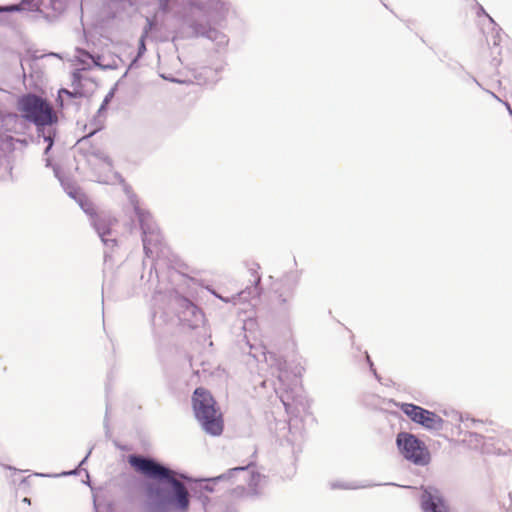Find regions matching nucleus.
<instances>
[{
    "mask_svg": "<svg viewBox=\"0 0 512 512\" xmlns=\"http://www.w3.org/2000/svg\"><path fill=\"white\" fill-rule=\"evenodd\" d=\"M128 463L133 469L150 479L166 480L170 483L175 491V505L178 509L185 512L189 508V494L182 482L175 478V473L155 462L152 459H148L138 455H130L128 457Z\"/></svg>",
    "mask_w": 512,
    "mask_h": 512,
    "instance_id": "obj_1",
    "label": "nucleus"
},
{
    "mask_svg": "<svg viewBox=\"0 0 512 512\" xmlns=\"http://www.w3.org/2000/svg\"><path fill=\"white\" fill-rule=\"evenodd\" d=\"M192 406L195 417L202 428L212 436H219L223 432V415L217 407L212 394L203 387L195 389L192 396Z\"/></svg>",
    "mask_w": 512,
    "mask_h": 512,
    "instance_id": "obj_2",
    "label": "nucleus"
},
{
    "mask_svg": "<svg viewBox=\"0 0 512 512\" xmlns=\"http://www.w3.org/2000/svg\"><path fill=\"white\" fill-rule=\"evenodd\" d=\"M20 116L36 125L37 128L50 126L57 122L58 117L47 100L35 94H26L17 101Z\"/></svg>",
    "mask_w": 512,
    "mask_h": 512,
    "instance_id": "obj_3",
    "label": "nucleus"
},
{
    "mask_svg": "<svg viewBox=\"0 0 512 512\" xmlns=\"http://www.w3.org/2000/svg\"><path fill=\"white\" fill-rule=\"evenodd\" d=\"M396 443L406 460L418 466H426L430 463L431 455L426 444L415 435L401 432L397 435Z\"/></svg>",
    "mask_w": 512,
    "mask_h": 512,
    "instance_id": "obj_4",
    "label": "nucleus"
},
{
    "mask_svg": "<svg viewBox=\"0 0 512 512\" xmlns=\"http://www.w3.org/2000/svg\"><path fill=\"white\" fill-rule=\"evenodd\" d=\"M401 410L415 423L422 425L427 429H440L443 425V420L434 412L428 411L420 406L404 403L401 405Z\"/></svg>",
    "mask_w": 512,
    "mask_h": 512,
    "instance_id": "obj_5",
    "label": "nucleus"
},
{
    "mask_svg": "<svg viewBox=\"0 0 512 512\" xmlns=\"http://www.w3.org/2000/svg\"><path fill=\"white\" fill-rule=\"evenodd\" d=\"M421 508L424 512H449L437 489H424L421 495Z\"/></svg>",
    "mask_w": 512,
    "mask_h": 512,
    "instance_id": "obj_6",
    "label": "nucleus"
},
{
    "mask_svg": "<svg viewBox=\"0 0 512 512\" xmlns=\"http://www.w3.org/2000/svg\"><path fill=\"white\" fill-rule=\"evenodd\" d=\"M183 311L181 312V323L183 326L194 329L197 327V321L199 320L200 311L196 305L188 300L183 302Z\"/></svg>",
    "mask_w": 512,
    "mask_h": 512,
    "instance_id": "obj_7",
    "label": "nucleus"
},
{
    "mask_svg": "<svg viewBox=\"0 0 512 512\" xmlns=\"http://www.w3.org/2000/svg\"><path fill=\"white\" fill-rule=\"evenodd\" d=\"M63 95H66L70 98H78L80 97L82 94L78 91H74V92H71L67 89H60L59 92H58V100L60 101V105L62 106L63 105Z\"/></svg>",
    "mask_w": 512,
    "mask_h": 512,
    "instance_id": "obj_8",
    "label": "nucleus"
},
{
    "mask_svg": "<svg viewBox=\"0 0 512 512\" xmlns=\"http://www.w3.org/2000/svg\"><path fill=\"white\" fill-rule=\"evenodd\" d=\"M263 478L264 477L259 473H252L250 479V486H253L254 488L258 487L261 484Z\"/></svg>",
    "mask_w": 512,
    "mask_h": 512,
    "instance_id": "obj_9",
    "label": "nucleus"
},
{
    "mask_svg": "<svg viewBox=\"0 0 512 512\" xmlns=\"http://www.w3.org/2000/svg\"><path fill=\"white\" fill-rule=\"evenodd\" d=\"M4 11H13V10H18V7L17 6H11V7H7L5 9H3Z\"/></svg>",
    "mask_w": 512,
    "mask_h": 512,
    "instance_id": "obj_10",
    "label": "nucleus"
},
{
    "mask_svg": "<svg viewBox=\"0 0 512 512\" xmlns=\"http://www.w3.org/2000/svg\"><path fill=\"white\" fill-rule=\"evenodd\" d=\"M91 58H92V60H93V62H94L95 64H97V65L99 64V59H100V57H99V56H97V57L91 56Z\"/></svg>",
    "mask_w": 512,
    "mask_h": 512,
    "instance_id": "obj_11",
    "label": "nucleus"
},
{
    "mask_svg": "<svg viewBox=\"0 0 512 512\" xmlns=\"http://www.w3.org/2000/svg\"><path fill=\"white\" fill-rule=\"evenodd\" d=\"M23 502H24V503H26V504H28V505H30V504H31V500H30V498H28V497L23 498Z\"/></svg>",
    "mask_w": 512,
    "mask_h": 512,
    "instance_id": "obj_12",
    "label": "nucleus"
},
{
    "mask_svg": "<svg viewBox=\"0 0 512 512\" xmlns=\"http://www.w3.org/2000/svg\"><path fill=\"white\" fill-rule=\"evenodd\" d=\"M46 140H48V141H49V146H48V148H47V150H48V149H50V147L52 146V139H51L50 137H47V138H46Z\"/></svg>",
    "mask_w": 512,
    "mask_h": 512,
    "instance_id": "obj_13",
    "label": "nucleus"
},
{
    "mask_svg": "<svg viewBox=\"0 0 512 512\" xmlns=\"http://www.w3.org/2000/svg\"><path fill=\"white\" fill-rule=\"evenodd\" d=\"M247 467H248V466H246V467H238V468H234V470H244V469H246Z\"/></svg>",
    "mask_w": 512,
    "mask_h": 512,
    "instance_id": "obj_14",
    "label": "nucleus"
},
{
    "mask_svg": "<svg viewBox=\"0 0 512 512\" xmlns=\"http://www.w3.org/2000/svg\"><path fill=\"white\" fill-rule=\"evenodd\" d=\"M141 46H142L143 48H145V46H144V38H142V39H141Z\"/></svg>",
    "mask_w": 512,
    "mask_h": 512,
    "instance_id": "obj_15",
    "label": "nucleus"
},
{
    "mask_svg": "<svg viewBox=\"0 0 512 512\" xmlns=\"http://www.w3.org/2000/svg\"><path fill=\"white\" fill-rule=\"evenodd\" d=\"M148 490H149V492L151 493V492H152V490H153V486H152V485H150V486L148 487Z\"/></svg>",
    "mask_w": 512,
    "mask_h": 512,
    "instance_id": "obj_16",
    "label": "nucleus"
}]
</instances>
